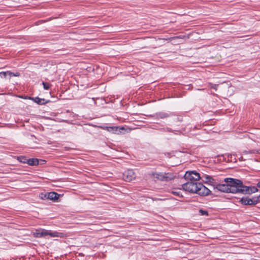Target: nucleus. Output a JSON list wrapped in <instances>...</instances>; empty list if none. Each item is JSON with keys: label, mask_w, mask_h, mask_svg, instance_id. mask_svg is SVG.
Returning a JSON list of instances; mask_svg holds the SVG:
<instances>
[{"label": "nucleus", "mask_w": 260, "mask_h": 260, "mask_svg": "<svg viewBox=\"0 0 260 260\" xmlns=\"http://www.w3.org/2000/svg\"><path fill=\"white\" fill-rule=\"evenodd\" d=\"M211 84L210 87L211 88H213V89H215V90H217V87L218 86L217 84Z\"/></svg>", "instance_id": "24"}, {"label": "nucleus", "mask_w": 260, "mask_h": 260, "mask_svg": "<svg viewBox=\"0 0 260 260\" xmlns=\"http://www.w3.org/2000/svg\"><path fill=\"white\" fill-rule=\"evenodd\" d=\"M17 160L23 164H27L28 158L24 156H20L17 157Z\"/></svg>", "instance_id": "17"}, {"label": "nucleus", "mask_w": 260, "mask_h": 260, "mask_svg": "<svg viewBox=\"0 0 260 260\" xmlns=\"http://www.w3.org/2000/svg\"><path fill=\"white\" fill-rule=\"evenodd\" d=\"M256 186L260 188V181L257 183Z\"/></svg>", "instance_id": "26"}, {"label": "nucleus", "mask_w": 260, "mask_h": 260, "mask_svg": "<svg viewBox=\"0 0 260 260\" xmlns=\"http://www.w3.org/2000/svg\"><path fill=\"white\" fill-rule=\"evenodd\" d=\"M28 99L33 101L34 102L40 105H45L50 102L49 100H46L45 99H41L38 96L35 98L29 96Z\"/></svg>", "instance_id": "8"}, {"label": "nucleus", "mask_w": 260, "mask_h": 260, "mask_svg": "<svg viewBox=\"0 0 260 260\" xmlns=\"http://www.w3.org/2000/svg\"><path fill=\"white\" fill-rule=\"evenodd\" d=\"M175 114L173 112L166 113L160 112L156 114V118L164 119L170 116H174Z\"/></svg>", "instance_id": "9"}, {"label": "nucleus", "mask_w": 260, "mask_h": 260, "mask_svg": "<svg viewBox=\"0 0 260 260\" xmlns=\"http://www.w3.org/2000/svg\"><path fill=\"white\" fill-rule=\"evenodd\" d=\"M165 181H169L174 179L175 176L172 173H164Z\"/></svg>", "instance_id": "13"}, {"label": "nucleus", "mask_w": 260, "mask_h": 260, "mask_svg": "<svg viewBox=\"0 0 260 260\" xmlns=\"http://www.w3.org/2000/svg\"><path fill=\"white\" fill-rule=\"evenodd\" d=\"M8 75H9L10 77H12V76L19 77L20 76V74L18 72L13 73L10 71H9Z\"/></svg>", "instance_id": "19"}, {"label": "nucleus", "mask_w": 260, "mask_h": 260, "mask_svg": "<svg viewBox=\"0 0 260 260\" xmlns=\"http://www.w3.org/2000/svg\"><path fill=\"white\" fill-rule=\"evenodd\" d=\"M199 213L201 214V215H208V212L207 211L204 210L203 209H200L199 210Z\"/></svg>", "instance_id": "20"}, {"label": "nucleus", "mask_w": 260, "mask_h": 260, "mask_svg": "<svg viewBox=\"0 0 260 260\" xmlns=\"http://www.w3.org/2000/svg\"><path fill=\"white\" fill-rule=\"evenodd\" d=\"M259 201H260V198H258V202H259Z\"/></svg>", "instance_id": "28"}, {"label": "nucleus", "mask_w": 260, "mask_h": 260, "mask_svg": "<svg viewBox=\"0 0 260 260\" xmlns=\"http://www.w3.org/2000/svg\"><path fill=\"white\" fill-rule=\"evenodd\" d=\"M260 154V149L256 150L253 149L251 150H245L243 152V154Z\"/></svg>", "instance_id": "15"}, {"label": "nucleus", "mask_w": 260, "mask_h": 260, "mask_svg": "<svg viewBox=\"0 0 260 260\" xmlns=\"http://www.w3.org/2000/svg\"><path fill=\"white\" fill-rule=\"evenodd\" d=\"M153 176L155 178L157 179L158 180H159L160 181H165V176L164 173H152Z\"/></svg>", "instance_id": "12"}, {"label": "nucleus", "mask_w": 260, "mask_h": 260, "mask_svg": "<svg viewBox=\"0 0 260 260\" xmlns=\"http://www.w3.org/2000/svg\"><path fill=\"white\" fill-rule=\"evenodd\" d=\"M224 181L225 184L214 185V189L223 192L241 193L244 194H250L258 191L256 187L245 186L241 180L237 179L226 178Z\"/></svg>", "instance_id": "1"}, {"label": "nucleus", "mask_w": 260, "mask_h": 260, "mask_svg": "<svg viewBox=\"0 0 260 260\" xmlns=\"http://www.w3.org/2000/svg\"><path fill=\"white\" fill-rule=\"evenodd\" d=\"M47 193H42L40 194V197L41 199L42 200L48 199V198L47 197Z\"/></svg>", "instance_id": "21"}, {"label": "nucleus", "mask_w": 260, "mask_h": 260, "mask_svg": "<svg viewBox=\"0 0 260 260\" xmlns=\"http://www.w3.org/2000/svg\"><path fill=\"white\" fill-rule=\"evenodd\" d=\"M42 84L43 85V88L44 89L48 90L50 88V85L49 83L43 82L42 83Z\"/></svg>", "instance_id": "18"}, {"label": "nucleus", "mask_w": 260, "mask_h": 260, "mask_svg": "<svg viewBox=\"0 0 260 260\" xmlns=\"http://www.w3.org/2000/svg\"><path fill=\"white\" fill-rule=\"evenodd\" d=\"M8 73L9 71L0 72V76L1 77L6 78L7 75H8Z\"/></svg>", "instance_id": "22"}, {"label": "nucleus", "mask_w": 260, "mask_h": 260, "mask_svg": "<svg viewBox=\"0 0 260 260\" xmlns=\"http://www.w3.org/2000/svg\"><path fill=\"white\" fill-rule=\"evenodd\" d=\"M173 193L175 195H177L178 196H180V193H179V192H177V191H173Z\"/></svg>", "instance_id": "25"}, {"label": "nucleus", "mask_w": 260, "mask_h": 260, "mask_svg": "<svg viewBox=\"0 0 260 260\" xmlns=\"http://www.w3.org/2000/svg\"><path fill=\"white\" fill-rule=\"evenodd\" d=\"M47 196L48 200L56 201L59 198V194L55 192H47Z\"/></svg>", "instance_id": "10"}, {"label": "nucleus", "mask_w": 260, "mask_h": 260, "mask_svg": "<svg viewBox=\"0 0 260 260\" xmlns=\"http://www.w3.org/2000/svg\"><path fill=\"white\" fill-rule=\"evenodd\" d=\"M27 164L31 166H36L39 164V159L36 158L28 159Z\"/></svg>", "instance_id": "11"}, {"label": "nucleus", "mask_w": 260, "mask_h": 260, "mask_svg": "<svg viewBox=\"0 0 260 260\" xmlns=\"http://www.w3.org/2000/svg\"><path fill=\"white\" fill-rule=\"evenodd\" d=\"M117 129H118V127H116V126H112V127H108V131H117Z\"/></svg>", "instance_id": "23"}, {"label": "nucleus", "mask_w": 260, "mask_h": 260, "mask_svg": "<svg viewBox=\"0 0 260 260\" xmlns=\"http://www.w3.org/2000/svg\"><path fill=\"white\" fill-rule=\"evenodd\" d=\"M51 237L63 238L64 237V234L63 233H59L57 232H52Z\"/></svg>", "instance_id": "16"}, {"label": "nucleus", "mask_w": 260, "mask_h": 260, "mask_svg": "<svg viewBox=\"0 0 260 260\" xmlns=\"http://www.w3.org/2000/svg\"><path fill=\"white\" fill-rule=\"evenodd\" d=\"M52 232L45 229L37 230L34 233V235L36 238L45 237L47 236H50Z\"/></svg>", "instance_id": "7"}, {"label": "nucleus", "mask_w": 260, "mask_h": 260, "mask_svg": "<svg viewBox=\"0 0 260 260\" xmlns=\"http://www.w3.org/2000/svg\"><path fill=\"white\" fill-rule=\"evenodd\" d=\"M211 191L202 183H199L197 189L196 194L201 196H207L210 194Z\"/></svg>", "instance_id": "5"}, {"label": "nucleus", "mask_w": 260, "mask_h": 260, "mask_svg": "<svg viewBox=\"0 0 260 260\" xmlns=\"http://www.w3.org/2000/svg\"><path fill=\"white\" fill-rule=\"evenodd\" d=\"M184 179L187 181L196 182L201 179L200 175L196 171H187L184 175Z\"/></svg>", "instance_id": "3"}, {"label": "nucleus", "mask_w": 260, "mask_h": 260, "mask_svg": "<svg viewBox=\"0 0 260 260\" xmlns=\"http://www.w3.org/2000/svg\"><path fill=\"white\" fill-rule=\"evenodd\" d=\"M167 130H168V131H169V132H171V131H172L171 130V129H170V128H167Z\"/></svg>", "instance_id": "27"}, {"label": "nucleus", "mask_w": 260, "mask_h": 260, "mask_svg": "<svg viewBox=\"0 0 260 260\" xmlns=\"http://www.w3.org/2000/svg\"><path fill=\"white\" fill-rule=\"evenodd\" d=\"M122 177L124 181L130 182L135 179L136 175L133 170L129 169L123 173Z\"/></svg>", "instance_id": "6"}, {"label": "nucleus", "mask_w": 260, "mask_h": 260, "mask_svg": "<svg viewBox=\"0 0 260 260\" xmlns=\"http://www.w3.org/2000/svg\"><path fill=\"white\" fill-rule=\"evenodd\" d=\"M199 183L187 181L182 185L183 189L191 193H196Z\"/></svg>", "instance_id": "2"}, {"label": "nucleus", "mask_w": 260, "mask_h": 260, "mask_svg": "<svg viewBox=\"0 0 260 260\" xmlns=\"http://www.w3.org/2000/svg\"><path fill=\"white\" fill-rule=\"evenodd\" d=\"M202 178H204L205 179L206 183H211V184L214 183V179L212 178V177H211L209 175H204L203 176Z\"/></svg>", "instance_id": "14"}, {"label": "nucleus", "mask_w": 260, "mask_h": 260, "mask_svg": "<svg viewBox=\"0 0 260 260\" xmlns=\"http://www.w3.org/2000/svg\"><path fill=\"white\" fill-rule=\"evenodd\" d=\"M259 198L260 196L254 197L251 199L248 197H243L240 200L239 202L244 205H254L258 203Z\"/></svg>", "instance_id": "4"}]
</instances>
